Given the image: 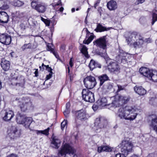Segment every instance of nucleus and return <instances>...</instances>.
<instances>
[{"mask_svg":"<svg viewBox=\"0 0 157 157\" xmlns=\"http://www.w3.org/2000/svg\"><path fill=\"white\" fill-rule=\"evenodd\" d=\"M81 52L86 57L89 58L88 52H87V48L85 45H83L81 51Z\"/></svg>","mask_w":157,"mask_h":157,"instance_id":"72a5a7b5","label":"nucleus"},{"mask_svg":"<svg viewBox=\"0 0 157 157\" xmlns=\"http://www.w3.org/2000/svg\"><path fill=\"white\" fill-rule=\"evenodd\" d=\"M147 157H157V153H151L149 154Z\"/></svg>","mask_w":157,"mask_h":157,"instance_id":"de8ad7c7","label":"nucleus"},{"mask_svg":"<svg viewBox=\"0 0 157 157\" xmlns=\"http://www.w3.org/2000/svg\"><path fill=\"white\" fill-rule=\"evenodd\" d=\"M64 10V8L63 7H61L59 9V10L60 12H62L63 11V10Z\"/></svg>","mask_w":157,"mask_h":157,"instance_id":"680f3d73","label":"nucleus"},{"mask_svg":"<svg viewBox=\"0 0 157 157\" xmlns=\"http://www.w3.org/2000/svg\"><path fill=\"white\" fill-rule=\"evenodd\" d=\"M107 123V121L104 118L100 117L97 118L94 122V129L97 132L100 131L101 129L104 127Z\"/></svg>","mask_w":157,"mask_h":157,"instance_id":"0eeeda50","label":"nucleus"},{"mask_svg":"<svg viewBox=\"0 0 157 157\" xmlns=\"http://www.w3.org/2000/svg\"><path fill=\"white\" fill-rule=\"evenodd\" d=\"M76 114L77 118L82 121H85L90 117L86 111L83 109L77 111Z\"/></svg>","mask_w":157,"mask_h":157,"instance_id":"ddd939ff","label":"nucleus"},{"mask_svg":"<svg viewBox=\"0 0 157 157\" xmlns=\"http://www.w3.org/2000/svg\"><path fill=\"white\" fill-rule=\"evenodd\" d=\"M122 153V154L120 153H116V157H126L125 154Z\"/></svg>","mask_w":157,"mask_h":157,"instance_id":"49530a36","label":"nucleus"},{"mask_svg":"<svg viewBox=\"0 0 157 157\" xmlns=\"http://www.w3.org/2000/svg\"><path fill=\"white\" fill-rule=\"evenodd\" d=\"M9 8V5L5 2H4L2 6H0V9L2 10H6L8 9Z\"/></svg>","mask_w":157,"mask_h":157,"instance_id":"4c0bfd02","label":"nucleus"},{"mask_svg":"<svg viewBox=\"0 0 157 157\" xmlns=\"http://www.w3.org/2000/svg\"><path fill=\"white\" fill-rule=\"evenodd\" d=\"M74 152L73 148L68 144H65L62 145L60 149L59 150L58 154L60 155L61 156L65 155V157H67L66 154H73Z\"/></svg>","mask_w":157,"mask_h":157,"instance_id":"1a4fd4ad","label":"nucleus"},{"mask_svg":"<svg viewBox=\"0 0 157 157\" xmlns=\"http://www.w3.org/2000/svg\"><path fill=\"white\" fill-rule=\"evenodd\" d=\"M72 58H71L70 59V61H69V63L70 66L71 67H72L73 66V63L72 62Z\"/></svg>","mask_w":157,"mask_h":157,"instance_id":"5fc2aeb1","label":"nucleus"},{"mask_svg":"<svg viewBox=\"0 0 157 157\" xmlns=\"http://www.w3.org/2000/svg\"><path fill=\"white\" fill-rule=\"evenodd\" d=\"M21 111L25 112L33 107L32 101L29 98H25L23 99L22 101L19 104Z\"/></svg>","mask_w":157,"mask_h":157,"instance_id":"39448f33","label":"nucleus"},{"mask_svg":"<svg viewBox=\"0 0 157 157\" xmlns=\"http://www.w3.org/2000/svg\"><path fill=\"white\" fill-rule=\"evenodd\" d=\"M85 22L87 24V17H86L85 20Z\"/></svg>","mask_w":157,"mask_h":157,"instance_id":"0e129e2a","label":"nucleus"},{"mask_svg":"<svg viewBox=\"0 0 157 157\" xmlns=\"http://www.w3.org/2000/svg\"><path fill=\"white\" fill-rule=\"evenodd\" d=\"M44 23L46 24V25L47 26H49L50 25V21L49 20L46 19Z\"/></svg>","mask_w":157,"mask_h":157,"instance_id":"3c124183","label":"nucleus"},{"mask_svg":"<svg viewBox=\"0 0 157 157\" xmlns=\"http://www.w3.org/2000/svg\"><path fill=\"white\" fill-rule=\"evenodd\" d=\"M86 38L83 41V43L85 44H89L94 39V36L93 33H90L87 28H86Z\"/></svg>","mask_w":157,"mask_h":157,"instance_id":"f3484780","label":"nucleus"},{"mask_svg":"<svg viewBox=\"0 0 157 157\" xmlns=\"http://www.w3.org/2000/svg\"><path fill=\"white\" fill-rule=\"evenodd\" d=\"M52 73L50 72L48 75H47L46 78L47 80L49 79L52 77Z\"/></svg>","mask_w":157,"mask_h":157,"instance_id":"8fccbe9b","label":"nucleus"},{"mask_svg":"<svg viewBox=\"0 0 157 157\" xmlns=\"http://www.w3.org/2000/svg\"><path fill=\"white\" fill-rule=\"evenodd\" d=\"M152 21L151 22L152 25H153L155 22L157 21V11L154 10L152 11Z\"/></svg>","mask_w":157,"mask_h":157,"instance_id":"473e14b6","label":"nucleus"},{"mask_svg":"<svg viewBox=\"0 0 157 157\" xmlns=\"http://www.w3.org/2000/svg\"><path fill=\"white\" fill-rule=\"evenodd\" d=\"M61 5V2L60 0H59L58 2L55 4V6H57Z\"/></svg>","mask_w":157,"mask_h":157,"instance_id":"4d7b16f0","label":"nucleus"},{"mask_svg":"<svg viewBox=\"0 0 157 157\" xmlns=\"http://www.w3.org/2000/svg\"><path fill=\"white\" fill-rule=\"evenodd\" d=\"M11 41V36L6 34H2L0 35V42L9 45Z\"/></svg>","mask_w":157,"mask_h":157,"instance_id":"2eb2a0df","label":"nucleus"},{"mask_svg":"<svg viewBox=\"0 0 157 157\" xmlns=\"http://www.w3.org/2000/svg\"><path fill=\"white\" fill-rule=\"evenodd\" d=\"M134 89L136 93L140 95H143L146 93V90L142 86H135Z\"/></svg>","mask_w":157,"mask_h":157,"instance_id":"393cba45","label":"nucleus"},{"mask_svg":"<svg viewBox=\"0 0 157 157\" xmlns=\"http://www.w3.org/2000/svg\"><path fill=\"white\" fill-rule=\"evenodd\" d=\"M107 7L110 10H114L117 8V5L115 1L111 0L108 2Z\"/></svg>","mask_w":157,"mask_h":157,"instance_id":"bb28decb","label":"nucleus"},{"mask_svg":"<svg viewBox=\"0 0 157 157\" xmlns=\"http://www.w3.org/2000/svg\"><path fill=\"white\" fill-rule=\"evenodd\" d=\"M14 116L13 111L12 110H9L6 112L3 119L5 121H8L11 120Z\"/></svg>","mask_w":157,"mask_h":157,"instance_id":"4be33fe9","label":"nucleus"},{"mask_svg":"<svg viewBox=\"0 0 157 157\" xmlns=\"http://www.w3.org/2000/svg\"><path fill=\"white\" fill-rule=\"evenodd\" d=\"M12 4L15 6L20 7L22 6L24 3L20 0H15L13 2Z\"/></svg>","mask_w":157,"mask_h":157,"instance_id":"c9c22d12","label":"nucleus"},{"mask_svg":"<svg viewBox=\"0 0 157 157\" xmlns=\"http://www.w3.org/2000/svg\"><path fill=\"white\" fill-rule=\"evenodd\" d=\"M118 51V52L115 57L116 60L119 63L123 62V60L126 61L127 60L125 57L127 55V53L122 50L119 49Z\"/></svg>","mask_w":157,"mask_h":157,"instance_id":"f8f14e48","label":"nucleus"},{"mask_svg":"<svg viewBox=\"0 0 157 157\" xmlns=\"http://www.w3.org/2000/svg\"><path fill=\"white\" fill-rule=\"evenodd\" d=\"M50 129V127H48L47 129H45L44 130H41L42 134L46 136H48L49 134V131Z\"/></svg>","mask_w":157,"mask_h":157,"instance_id":"ea45409f","label":"nucleus"},{"mask_svg":"<svg viewBox=\"0 0 157 157\" xmlns=\"http://www.w3.org/2000/svg\"><path fill=\"white\" fill-rule=\"evenodd\" d=\"M135 40H136V41L134 42L133 44L134 47H140L143 44L144 42L143 38L139 36L138 35V38H137Z\"/></svg>","mask_w":157,"mask_h":157,"instance_id":"b1692460","label":"nucleus"},{"mask_svg":"<svg viewBox=\"0 0 157 157\" xmlns=\"http://www.w3.org/2000/svg\"><path fill=\"white\" fill-rule=\"evenodd\" d=\"M112 100V106L114 107H118L127 103L130 99L128 95H116L111 98Z\"/></svg>","mask_w":157,"mask_h":157,"instance_id":"f03ea898","label":"nucleus"},{"mask_svg":"<svg viewBox=\"0 0 157 157\" xmlns=\"http://www.w3.org/2000/svg\"><path fill=\"white\" fill-rule=\"evenodd\" d=\"M9 16L4 11H0V22L2 23H7L8 22Z\"/></svg>","mask_w":157,"mask_h":157,"instance_id":"aec40b11","label":"nucleus"},{"mask_svg":"<svg viewBox=\"0 0 157 157\" xmlns=\"http://www.w3.org/2000/svg\"><path fill=\"white\" fill-rule=\"evenodd\" d=\"M75 11V8H73L71 9V11L72 12H74Z\"/></svg>","mask_w":157,"mask_h":157,"instance_id":"69168bd1","label":"nucleus"},{"mask_svg":"<svg viewBox=\"0 0 157 157\" xmlns=\"http://www.w3.org/2000/svg\"><path fill=\"white\" fill-rule=\"evenodd\" d=\"M107 36H104L100 37L93 42L94 45L104 49L106 48L107 44L108 42Z\"/></svg>","mask_w":157,"mask_h":157,"instance_id":"9b49d317","label":"nucleus"},{"mask_svg":"<svg viewBox=\"0 0 157 157\" xmlns=\"http://www.w3.org/2000/svg\"><path fill=\"white\" fill-rule=\"evenodd\" d=\"M70 106V104L69 103H67L66 104V109H69V108Z\"/></svg>","mask_w":157,"mask_h":157,"instance_id":"6e6d98bb","label":"nucleus"},{"mask_svg":"<svg viewBox=\"0 0 157 157\" xmlns=\"http://www.w3.org/2000/svg\"><path fill=\"white\" fill-rule=\"evenodd\" d=\"M46 8L44 5L42 3L39 4L36 9L38 12L44 13L46 11Z\"/></svg>","mask_w":157,"mask_h":157,"instance_id":"c756f323","label":"nucleus"},{"mask_svg":"<svg viewBox=\"0 0 157 157\" xmlns=\"http://www.w3.org/2000/svg\"><path fill=\"white\" fill-rule=\"evenodd\" d=\"M107 100L106 98H102L101 99L97 101V103L98 106L103 107L107 105Z\"/></svg>","mask_w":157,"mask_h":157,"instance_id":"2f4dec72","label":"nucleus"},{"mask_svg":"<svg viewBox=\"0 0 157 157\" xmlns=\"http://www.w3.org/2000/svg\"><path fill=\"white\" fill-rule=\"evenodd\" d=\"M83 82L85 87L87 88V89L93 88L97 83L95 78L91 76L86 77L84 78Z\"/></svg>","mask_w":157,"mask_h":157,"instance_id":"9d476101","label":"nucleus"},{"mask_svg":"<svg viewBox=\"0 0 157 157\" xmlns=\"http://www.w3.org/2000/svg\"><path fill=\"white\" fill-rule=\"evenodd\" d=\"M131 157H139L138 156H137V155H133L131 156Z\"/></svg>","mask_w":157,"mask_h":157,"instance_id":"338daca9","label":"nucleus"},{"mask_svg":"<svg viewBox=\"0 0 157 157\" xmlns=\"http://www.w3.org/2000/svg\"><path fill=\"white\" fill-rule=\"evenodd\" d=\"M11 132L14 134H16L17 132H19L20 134V136L21 135V131L20 130H18L17 128L15 126H12L10 130Z\"/></svg>","mask_w":157,"mask_h":157,"instance_id":"e433bc0d","label":"nucleus"},{"mask_svg":"<svg viewBox=\"0 0 157 157\" xmlns=\"http://www.w3.org/2000/svg\"><path fill=\"white\" fill-rule=\"evenodd\" d=\"M117 114L121 119L131 121L136 118L137 113L134 108L126 106L124 108H120L118 110Z\"/></svg>","mask_w":157,"mask_h":157,"instance_id":"f257e3e1","label":"nucleus"},{"mask_svg":"<svg viewBox=\"0 0 157 157\" xmlns=\"http://www.w3.org/2000/svg\"><path fill=\"white\" fill-rule=\"evenodd\" d=\"M98 152L99 153L102 151L110 152L112 151L111 148L107 146H102L99 147L98 148Z\"/></svg>","mask_w":157,"mask_h":157,"instance_id":"cd10ccee","label":"nucleus"},{"mask_svg":"<svg viewBox=\"0 0 157 157\" xmlns=\"http://www.w3.org/2000/svg\"><path fill=\"white\" fill-rule=\"evenodd\" d=\"M137 38H138V35L136 32H133L130 33L129 36L126 38V41L128 44L130 45L133 44L134 41Z\"/></svg>","mask_w":157,"mask_h":157,"instance_id":"a211bd4d","label":"nucleus"},{"mask_svg":"<svg viewBox=\"0 0 157 157\" xmlns=\"http://www.w3.org/2000/svg\"><path fill=\"white\" fill-rule=\"evenodd\" d=\"M70 157H71L70 156ZM78 157V156L77 155L75 154L73 155V157Z\"/></svg>","mask_w":157,"mask_h":157,"instance_id":"774afa93","label":"nucleus"},{"mask_svg":"<svg viewBox=\"0 0 157 157\" xmlns=\"http://www.w3.org/2000/svg\"><path fill=\"white\" fill-rule=\"evenodd\" d=\"M82 93V98L85 101L91 103L94 101V94L89 89H83Z\"/></svg>","mask_w":157,"mask_h":157,"instance_id":"6e6552de","label":"nucleus"},{"mask_svg":"<svg viewBox=\"0 0 157 157\" xmlns=\"http://www.w3.org/2000/svg\"><path fill=\"white\" fill-rule=\"evenodd\" d=\"M70 109H66L65 111L63 112L64 116L66 117H68V114L70 113Z\"/></svg>","mask_w":157,"mask_h":157,"instance_id":"a18cd8bd","label":"nucleus"},{"mask_svg":"<svg viewBox=\"0 0 157 157\" xmlns=\"http://www.w3.org/2000/svg\"><path fill=\"white\" fill-rule=\"evenodd\" d=\"M34 74H35V76L36 77H37L38 76V70L36 69V71H35L34 72Z\"/></svg>","mask_w":157,"mask_h":157,"instance_id":"13d9d810","label":"nucleus"},{"mask_svg":"<svg viewBox=\"0 0 157 157\" xmlns=\"http://www.w3.org/2000/svg\"><path fill=\"white\" fill-rule=\"evenodd\" d=\"M52 139L51 146L56 149H58L61 144V142L60 140L56 136H53Z\"/></svg>","mask_w":157,"mask_h":157,"instance_id":"dca6fc26","label":"nucleus"},{"mask_svg":"<svg viewBox=\"0 0 157 157\" xmlns=\"http://www.w3.org/2000/svg\"><path fill=\"white\" fill-rule=\"evenodd\" d=\"M99 80L100 81V86H102L104 82L109 80V77L106 74H103L98 77Z\"/></svg>","mask_w":157,"mask_h":157,"instance_id":"a878e982","label":"nucleus"},{"mask_svg":"<svg viewBox=\"0 0 157 157\" xmlns=\"http://www.w3.org/2000/svg\"><path fill=\"white\" fill-rule=\"evenodd\" d=\"M46 20V19H44V18H43V17H41V20L43 21L44 22V21H45V20Z\"/></svg>","mask_w":157,"mask_h":157,"instance_id":"e2e57ef3","label":"nucleus"},{"mask_svg":"<svg viewBox=\"0 0 157 157\" xmlns=\"http://www.w3.org/2000/svg\"><path fill=\"white\" fill-rule=\"evenodd\" d=\"M109 29H110L109 28H107L105 26H103L100 23H97V28L95 30L97 32H101L109 30Z\"/></svg>","mask_w":157,"mask_h":157,"instance_id":"c85d7f7f","label":"nucleus"},{"mask_svg":"<svg viewBox=\"0 0 157 157\" xmlns=\"http://www.w3.org/2000/svg\"><path fill=\"white\" fill-rule=\"evenodd\" d=\"M113 87V85L112 84L109 83L107 86V89H111Z\"/></svg>","mask_w":157,"mask_h":157,"instance_id":"603ef678","label":"nucleus"},{"mask_svg":"<svg viewBox=\"0 0 157 157\" xmlns=\"http://www.w3.org/2000/svg\"><path fill=\"white\" fill-rule=\"evenodd\" d=\"M8 136L11 139H14L16 137H19L20 136V134L19 132H17L16 134L13 133L11 132L10 131L8 134Z\"/></svg>","mask_w":157,"mask_h":157,"instance_id":"f704fd0d","label":"nucleus"},{"mask_svg":"<svg viewBox=\"0 0 157 157\" xmlns=\"http://www.w3.org/2000/svg\"><path fill=\"white\" fill-rule=\"evenodd\" d=\"M118 146L121 148V152L127 155L132 151L133 145L132 142L128 140H123Z\"/></svg>","mask_w":157,"mask_h":157,"instance_id":"20e7f679","label":"nucleus"},{"mask_svg":"<svg viewBox=\"0 0 157 157\" xmlns=\"http://www.w3.org/2000/svg\"><path fill=\"white\" fill-rule=\"evenodd\" d=\"M25 83V78L22 76H21L19 78L18 81L16 83V86L18 87H24Z\"/></svg>","mask_w":157,"mask_h":157,"instance_id":"7c9ffc66","label":"nucleus"},{"mask_svg":"<svg viewBox=\"0 0 157 157\" xmlns=\"http://www.w3.org/2000/svg\"><path fill=\"white\" fill-rule=\"evenodd\" d=\"M150 117L151 120L150 125L157 133V115H152Z\"/></svg>","mask_w":157,"mask_h":157,"instance_id":"6ab92c4d","label":"nucleus"},{"mask_svg":"<svg viewBox=\"0 0 157 157\" xmlns=\"http://www.w3.org/2000/svg\"><path fill=\"white\" fill-rule=\"evenodd\" d=\"M138 2L140 3H143L145 1V0H137Z\"/></svg>","mask_w":157,"mask_h":157,"instance_id":"052dcab7","label":"nucleus"},{"mask_svg":"<svg viewBox=\"0 0 157 157\" xmlns=\"http://www.w3.org/2000/svg\"><path fill=\"white\" fill-rule=\"evenodd\" d=\"M16 117V120L18 123L21 124H24L26 128H29L32 121L29 118H26L25 115L19 113H17Z\"/></svg>","mask_w":157,"mask_h":157,"instance_id":"423d86ee","label":"nucleus"},{"mask_svg":"<svg viewBox=\"0 0 157 157\" xmlns=\"http://www.w3.org/2000/svg\"><path fill=\"white\" fill-rule=\"evenodd\" d=\"M117 86L118 87V89L117 91V92H118L121 90H124L125 87L126 86L125 85L121 86L120 85H117Z\"/></svg>","mask_w":157,"mask_h":157,"instance_id":"58836bf2","label":"nucleus"},{"mask_svg":"<svg viewBox=\"0 0 157 157\" xmlns=\"http://www.w3.org/2000/svg\"><path fill=\"white\" fill-rule=\"evenodd\" d=\"M90 70L92 71L95 68H101V65L98 62H96L93 59H91L89 65Z\"/></svg>","mask_w":157,"mask_h":157,"instance_id":"5701e85b","label":"nucleus"},{"mask_svg":"<svg viewBox=\"0 0 157 157\" xmlns=\"http://www.w3.org/2000/svg\"><path fill=\"white\" fill-rule=\"evenodd\" d=\"M45 67H46V70L49 72V73H50V72L52 73V69L51 68V67H49L48 65L45 66Z\"/></svg>","mask_w":157,"mask_h":157,"instance_id":"09e8293b","label":"nucleus"},{"mask_svg":"<svg viewBox=\"0 0 157 157\" xmlns=\"http://www.w3.org/2000/svg\"><path fill=\"white\" fill-rule=\"evenodd\" d=\"M100 1L98 0L95 3L94 7L95 8H96V7L98 6V4L100 3Z\"/></svg>","mask_w":157,"mask_h":157,"instance_id":"864d4df0","label":"nucleus"},{"mask_svg":"<svg viewBox=\"0 0 157 157\" xmlns=\"http://www.w3.org/2000/svg\"><path fill=\"white\" fill-rule=\"evenodd\" d=\"M108 70L111 72H117L119 71L120 68L117 62L111 61L108 65Z\"/></svg>","mask_w":157,"mask_h":157,"instance_id":"4468645a","label":"nucleus"},{"mask_svg":"<svg viewBox=\"0 0 157 157\" xmlns=\"http://www.w3.org/2000/svg\"><path fill=\"white\" fill-rule=\"evenodd\" d=\"M31 46L29 44H25L22 46L21 48L23 50H25L26 48H31Z\"/></svg>","mask_w":157,"mask_h":157,"instance_id":"37998d69","label":"nucleus"},{"mask_svg":"<svg viewBox=\"0 0 157 157\" xmlns=\"http://www.w3.org/2000/svg\"><path fill=\"white\" fill-rule=\"evenodd\" d=\"M139 72L141 74L152 80L153 82H157V71L150 70L145 67H141L140 69Z\"/></svg>","mask_w":157,"mask_h":157,"instance_id":"7ed1b4c3","label":"nucleus"},{"mask_svg":"<svg viewBox=\"0 0 157 157\" xmlns=\"http://www.w3.org/2000/svg\"><path fill=\"white\" fill-rule=\"evenodd\" d=\"M36 133L37 134H40V133H41V134H42V132H41V130H36Z\"/></svg>","mask_w":157,"mask_h":157,"instance_id":"bf43d9fd","label":"nucleus"},{"mask_svg":"<svg viewBox=\"0 0 157 157\" xmlns=\"http://www.w3.org/2000/svg\"><path fill=\"white\" fill-rule=\"evenodd\" d=\"M67 121L64 120L61 123V129L63 130L66 125H67Z\"/></svg>","mask_w":157,"mask_h":157,"instance_id":"a19ab883","label":"nucleus"},{"mask_svg":"<svg viewBox=\"0 0 157 157\" xmlns=\"http://www.w3.org/2000/svg\"><path fill=\"white\" fill-rule=\"evenodd\" d=\"M1 65L2 69L5 71H8L10 67V62L4 59H2Z\"/></svg>","mask_w":157,"mask_h":157,"instance_id":"412c9836","label":"nucleus"},{"mask_svg":"<svg viewBox=\"0 0 157 157\" xmlns=\"http://www.w3.org/2000/svg\"><path fill=\"white\" fill-rule=\"evenodd\" d=\"M48 48L49 49V51L50 50L53 53L54 55L56 57V58L58 59H59V56L57 54H56V53L55 52L53 51V49L52 48H50L49 47V46H48Z\"/></svg>","mask_w":157,"mask_h":157,"instance_id":"c03bdc74","label":"nucleus"},{"mask_svg":"<svg viewBox=\"0 0 157 157\" xmlns=\"http://www.w3.org/2000/svg\"><path fill=\"white\" fill-rule=\"evenodd\" d=\"M38 4L37 3L36 1H33L31 3V6L33 8L36 10Z\"/></svg>","mask_w":157,"mask_h":157,"instance_id":"79ce46f5","label":"nucleus"}]
</instances>
